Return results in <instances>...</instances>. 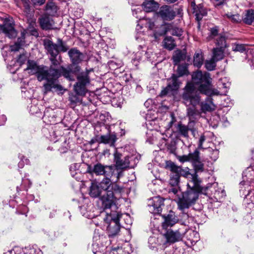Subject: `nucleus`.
<instances>
[{"mask_svg": "<svg viewBox=\"0 0 254 254\" xmlns=\"http://www.w3.org/2000/svg\"><path fill=\"white\" fill-rule=\"evenodd\" d=\"M186 58V52L181 50L175 51L172 57L174 65H178L181 61H185Z\"/></svg>", "mask_w": 254, "mask_h": 254, "instance_id": "c85d7f7f", "label": "nucleus"}, {"mask_svg": "<svg viewBox=\"0 0 254 254\" xmlns=\"http://www.w3.org/2000/svg\"><path fill=\"white\" fill-rule=\"evenodd\" d=\"M81 70V69H80ZM93 69H86L85 71L79 70L76 73L73 74L75 77L76 75L77 82L74 85V90L78 95H85L87 91V86L90 83V77L89 74Z\"/></svg>", "mask_w": 254, "mask_h": 254, "instance_id": "423d86ee", "label": "nucleus"}, {"mask_svg": "<svg viewBox=\"0 0 254 254\" xmlns=\"http://www.w3.org/2000/svg\"><path fill=\"white\" fill-rule=\"evenodd\" d=\"M243 21L246 24L251 25L254 22V10L250 9L247 10L243 18Z\"/></svg>", "mask_w": 254, "mask_h": 254, "instance_id": "c9c22d12", "label": "nucleus"}, {"mask_svg": "<svg viewBox=\"0 0 254 254\" xmlns=\"http://www.w3.org/2000/svg\"><path fill=\"white\" fill-rule=\"evenodd\" d=\"M245 50V47L243 44H237L234 45L233 47V50L236 52H243Z\"/></svg>", "mask_w": 254, "mask_h": 254, "instance_id": "09e8293b", "label": "nucleus"}, {"mask_svg": "<svg viewBox=\"0 0 254 254\" xmlns=\"http://www.w3.org/2000/svg\"><path fill=\"white\" fill-rule=\"evenodd\" d=\"M180 177L179 175H170L169 184L172 187H177L180 183Z\"/></svg>", "mask_w": 254, "mask_h": 254, "instance_id": "79ce46f5", "label": "nucleus"}, {"mask_svg": "<svg viewBox=\"0 0 254 254\" xmlns=\"http://www.w3.org/2000/svg\"><path fill=\"white\" fill-rule=\"evenodd\" d=\"M164 45L166 49L172 50L175 47L176 44L174 39L171 36H168L164 39Z\"/></svg>", "mask_w": 254, "mask_h": 254, "instance_id": "4c0bfd02", "label": "nucleus"}, {"mask_svg": "<svg viewBox=\"0 0 254 254\" xmlns=\"http://www.w3.org/2000/svg\"><path fill=\"white\" fill-rule=\"evenodd\" d=\"M60 69L61 66L53 65L51 63L49 67L46 65L41 64L39 65L35 75L39 81L46 80V82H49L52 78L57 77L58 72Z\"/></svg>", "mask_w": 254, "mask_h": 254, "instance_id": "6e6552de", "label": "nucleus"}, {"mask_svg": "<svg viewBox=\"0 0 254 254\" xmlns=\"http://www.w3.org/2000/svg\"><path fill=\"white\" fill-rule=\"evenodd\" d=\"M59 58V59H60L61 61H62V57H61V56H60Z\"/></svg>", "mask_w": 254, "mask_h": 254, "instance_id": "774afa93", "label": "nucleus"}, {"mask_svg": "<svg viewBox=\"0 0 254 254\" xmlns=\"http://www.w3.org/2000/svg\"><path fill=\"white\" fill-rule=\"evenodd\" d=\"M167 150L171 154H175L176 150V147L175 145L173 144H169L167 145Z\"/></svg>", "mask_w": 254, "mask_h": 254, "instance_id": "4d7b16f0", "label": "nucleus"}, {"mask_svg": "<svg viewBox=\"0 0 254 254\" xmlns=\"http://www.w3.org/2000/svg\"><path fill=\"white\" fill-rule=\"evenodd\" d=\"M217 61H215V60L211 58L209 60H207L205 63V67L209 71H212L215 69V67L216 66V63Z\"/></svg>", "mask_w": 254, "mask_h": 254, "instance_id": "a19ab883", "label": "nucleus"}, {"mask_svg": "<svg viewBox=\"0 0 254 254\" xmlns=\"http://www.w3.org/2000/svg\"><path fill=\"white\" fill-rule=\"evenodd\" d=\"M16 6L21 8L22 4L24 9L23 11L26 14H30L32 11V7L30 5L29 0H13Z\"/></svg>", "mask_w": 254, "mask_h": 254, "instance_id": "bb28decb", "label": "nucleus"}, {"mask_svg": "<svg viewBox=\"0 0 254 254\" xmlns=\"http://www.w3.org/2000/svg\"><path fill=\"white\" fill-rule=\"evenodd\" d=\"M164 0L165 1H166L167 3H173L176 2L178 0Z\"/></svg>", "mask_w": 254, "mask_h": 254, "instance_id": "69168bd1", "label": "nucleus"}, {"mask_svg": "<svg viewBox=\"0 0 254 254\" xmlns=\"http://www.w3.org/2000/svg\"><path fill=\"white\" fill-rule=\"evenodd\" d=\"M171 120L169 122L167 125V128L169 129L171 128L173 126V125L177 122L176 118L175 116V115L173 113L171 114Z\"/></svg>", "mask_w": 254, "mask_h": 254, "instance_id": "5fc2aeb1", "label": "nucleus"}, {"mask_svg": "<svg viewBox=\"0 0 254 254\" xmlns=\"http://www.w3.org/2000/svg\"><path fill=\"white\" fill-rule=\"evenodd\" d=\"M218 28L217 26L210 28L208 35V39L212 40L214 39L216 36H218Z\"/></svg>", "mask_w": 254, "mask_h": 254, "instance_id": "c03bdc74", "label": "nucleus"}, {"mask_svg": "<svg viewBox=\"0 0 254 254\" xmlns=\"http://www.w3.org/2000/svg\"><path fill=\"white\" fill-rule=\"evenodd\" d=\"M38 21L40 27L44 30L52 29L55 23L53 19L47 14H44L39 17Z\"/></svg>", "mask_w": 254, "mask_h": 254, "instance_id": "412c9836", "label": "nucleus"}, {"mask_svg": "<svg viewBox=\"0 0 254 254\" xmlns=\"http://www.w3.org/2000/svg\"><path fill=\"white\" fill-rule=\"evenodd\" d=\"M43 45L47 54L50 56L49 60L51 64H53V65L62 66L60 62L57 59V57L60 52L65 53L68 50L69 47L66 42L61 38H58L57 43H54L51 40L45 39L44 41Z\"/></svg>", "mask_w": 254, "mask_h": 254, "instance_id": "39448f33", "label": "nucleus"}, {"mask_svg": "<svg viewBox=\"0 0 254 254\" xmlns=\"http://www.w3.org/2000/svg\"><path fill=\"white\" fill-rule=\"evenodd\" d=\"M6 120V117L4 115H0V126L4 125Z\"/></svg>", "mask_w": 254, "mask_h": 254, "instance_id": "bf43d9fd", "label": "nucleus"}, {"mask_svg": "<svg viewBox=\"0 0 254 254\" xmlns=\"http://www.w3.org/2000/svg\"><path fill=\"white\" fill-rule=\"evenodd\" d=\"M186 232V226L185 225H181L180 228L175 231L173 230H167L164 234V236L167 243L174 244L182 241Z\"/></svg>", "mask_w": 254, "mask_h": 254, "instance_id": "ddd939ff", "label": "nucleus"}, {"mask_svg": "<svg viewBox=\"0 0 254 254\" xmlns=\"http://www.w3.org/2000/svg\"><path fill=\"white\" fill-rule=\"evenodd\" d=\"M24 35H25V34H24V32L21 33V37L18 38L17 39V41L16 42V43H18L20 44V45L21 46L24 45V42H25V41H24V39H25Z\"/></svg>", "mask_w": 254, "mask_h": 254, "instance_id": "13d9d810", "label": "nucleus"}, {"mask_svg": "<svg viewBox=\"0 0 254 254\" xmlns=\"http://www.w3.org/2000/svg\"><path fill=\"white\" fill-rule=\"evenodd\" d=\"M27 59V57L25 54H20L17 60V62L21 65L25 63Z\"/></svg>", "mask_w": 254, "mask_h": 254, "instance_id": "de8ad7c7", "label": "nucleus"}, {"mask_svg": "<svg viewBox=\"0 0 254 254\" xmlns=\"http://www.w3.org/2000/svg\"><path fill=\"white\" fill-rule=\"evenodd\" d=\"M121 213H117L116 215L112 217L111 215H110V218H107V219H109V221L106 222L107 224V232L110 238H112L117 235L120 230V219L122 217Z\"/></svg>", "mask_w": 254, "mask_h": 254, "instance_id": "f8f14e48", "label": "nucleus"}, {"mask_svg": "<svg viewBox=\"0 0 254 254\" xmlns=\"http://www.w3.org/2000/svg\"><path fill=\"white\" fill-rule=\"evenodd\" d=\"M164 28L162 33L159 35L166 34L168 32L172 31V35L177 37H181L183 33V30L173 24V23H165L163 24Z\"/></svg>", "mask_w": 254, "mask_h": 254, "instance_id": "aec40b11", "label": "nucleus"}, {"mask_svg": "<svg viewBox=\"0 0 254 254\" xmlns=\"http://www.w3.org/2000/svg\"><path fill=\"white\" fill-rule=\"evenodd\" d=\"M27 66L26 68H25V70H29V74L31 75H35L40 65H38L34 61L28 60L27 61Z\"/></svg>", "mask_w": 254, "mask_h": 254, "instance_id": "72a5a7b5", "label": "nucleus"}, {"mask_svg": "<svg viewBox=\"0 0 254 254\" xmlns=\"http://www.w3.org/2000/svg\"><path fill=\"white\" fill-rule=\"evenodd\" d=\"M225 49L216 47L212 50V57L216 61H219L222 60L224 57Z\"/></svg>", "mask_w": 254, "mask_h": 254, "instance_id": "473e14b6", "label": "nucleus"}, {"mask_svg": "<svg viewBox=\"0 0 254 254\" xmlns=\"http://www.w3.org/2000/svg\"><path fill=\"white\" fill-rule=\"evenodd\" d=\"M145 27L150 30H153L155 27V23L151 19H147L146 20Z\"/></svg>", "mask_w": 254, "mask_h": 254, "instance_id": "8fccbe9b", "label": "nucleus"}, {"mask_svg": "<svg viewBox=\"0 0 254 254\" xmlns=\"http://www.w3.org/2000/svg\"><path fill=\"white\" fill-rule=\"evenodd\" d=\"M19 157L20 159V161L18 164V166L19 168H23L24 167L25 164L30 165V162L29 160L26 158L23 155H19Z\"/></svg>", "mask_w": 254, "mask_h": 254, "instance_id": "37998d69", "label": "nucleus"}, {"mask_svg": "<svg viewBox=\"0 0 254 254\" xmlns=\"http://www.w3.org/2000/svg\"><path fill=\"white\" fill-rule=\"evenodd\" d=\"M31 32H32V34L33 35H34V36H38V32L35 28H34L33 30H31Z\"/></svg>", "mask_w": 254, "mask_h": 254, "instance_id": "0e129e2a", "label": "nucleus"}, {"mask_svg": "<svg viewBox=\"0 0 254 254\" xmlns=\"http://www.w3.org/2000/svg\"><path fill=\"white\" fill-rule=\"evenodd\" d=\"M216 41L215 44L217 47L225 49L228 46L226 43V37L222 35H219Z\"/></svg>", "mask_w": 254, "mask_h": 254, "instance_id": "58836bf2", "label": "nucleus"}, {"mask_svg": "<svg viewBox=\"0 0 254 254\" xmlns=\"http://www.w3.org/2000/svg\"><path fill=\"white\" fill-rule=\"evenodd\" d=\"M21 48L20 44L15 42L13 45L10 46L11 51L17 52Z\"/></svg>", "mask_w": 254, "mask_h": 254, "instance_id": "603ef678", "label": "nucleus"}, {"mask_svg": "<svg viewBox=\"0 0 254 254\" xmlns=\"http://www.w3.org/2000/svg\"><path fill=\"white\" fill-rule=\"evenodd\" d=\"M129 157H123V155L118 151L114 154V162L117 170H124L127 168L129 165Z\"/></svg>", "mask_w": 254, "mask_h": 254, "instance_id": "f3484780", "label": "nucleus"}, {"mask_svg": "<svg viewBox=\"0 0 254 254\" xmlns=\"http://www.w3.org/2000/svg\"><path fill=\"white\" fill-rule=\"evenodd\" d=\"M80 69V66H76L72 69L66 68L64 66H61V69L58 72L57 77L52 78L49 82H46L43 85V87L46 92H50L52 89H54L55 91L59 93H63L65 91L64 87L58 82L59 78L63 76L65 79L70 81L75 80L74 73L78 72Z\"/></svg>", "mask_w": 254, "mask_h": 254, "instance_id": "20e7f679", "label": "nucleus"}, {"mask_svg": "<svg viewBox=\"0 0 254 254\" xmlns=\"http://www.w3.org/2000/svg\"><path fill=\"white\" fill-rule=\"evenodd\" d=\"M165 199L160 196H155L153 198L152 206L153 208V213L160 214L162 210V206H164Z\"/></svg>", "mask_w": 254, "mask_h": 254, "instance_id": "b1692460", "label": "nucleus"}, {"mask_svg": "<svg viewBox=\"0 0 254 254\" xmlns=\"http://www.w3.org/2000/svg\"><path fill=\"white\" fill-rule=\"evenodd\" d=\"M105 177L100 184L104 191L100 198L104 209H110L115 205L117 200L121 197L123 191L122 187L116 183H110V179L108 177Z\"/></svg>", "mask_w": 254, "mask_h": 254, "instance_id": "7ed1b4c3", "label": "nucleus"}, {"mask_svg": "<svg viewBox=\"0 0 254 254\" xmlns=\"http://www.w3.org/2000/svg\"><path fill=\"white\" fill-rule=\"evenodd\" d=\"M206 140L205 136L203 134L201 135L199 140H198V147L197 148L201 149H203V143Z\"/></svg>", "mask_w": 254, "mask_h": 254, "instance_id": "3c124183", "label": "nucleus"}, {"mask_svg": "<svg viewBox=\"0 0 254 254\" xmlns=\"http://www.w3.org/2000/svg\"><path fill=\"white\" fill-rule=\"evenodd\" d=\"M191 179L187 184V189L182 192V196L177 202L178 208L182 211L184 217L188 219L189 215L186 211L190 206L194 205L198 199L200 193L206 194L208 187L201 185V180L196 174L191 175Z\"/></svg>", "mask_w": 254, "mask_h": 254, "instance_id": "f03ea898", "label": "nucleus"}, {"mask_svg": "<svg viewBox=\"0 0 254 254\" xmlns=\"http://www.w3.org/2000/svg\"><path fill=\"white\" fill-rule=\"evenodd\" d=\"M215 0L217 2H218L217 3L214 4V5L215 7H218V6L223 4V3L224 2L223 0L221 1L220 2H218L220 0Z\"/></svg>", "mask_w": 254, "mask_h": 254, "instance_id": "e2e57ef3", "label": "nucleus"}, {"mask_svg": "<svg viewBox=\"0 0 254 254\" xmlns=\"http://www.w3.org/2000/svg\"><path fill=\"white\" fill-rule=\"evenodd\" d=\"M200 149L196 148L193 152H190L188 155L179 156L178 159L182 163L189 162L192 164L194 170V173L197 174L198 172L204 171V164L201 161L200 156Z\"/></svg>", "mask_w": 254, "mask_h": 254, "instance_id": "0eeeda50", "label": "nucleus"}, {"mask_svg": "<svg viewBox=\"0 0 254 254\" xmlns=\"http://www.w3.org/2000/svg\"><path fill=\"white\" fill-rule=\"evenodd\" d=\"M16 212L19 214H24L27 216L26 214L28 212V208L26 205H22L17 207Z\"/></svg>", "mask_w": 254, "mask_h": 254, "instance_id": "a18cd8bd", "label": "nucleus"}, {"mask_svg": "<svg viewBox=\"0 0 254 254\" xmlns=\"http://www.w3.org/2000/svg\"><path fill=\"white\" fill-rule=\"evenodd\" d=\"M69 100L71 103L76 104L80 102V99L77 95H72L69 96Z\"/></svg>", "mask_w": 254, "mask_h": 254, "instance_id": "864d4df0", "label": "nucleus"}, {"mask_svg": "<svg viewBox=\"0 0 254 254\" xmlns=\"http://www.w3.org/2000/svg\"><path fill=\"white\" fill-rule=\"evenodd\" d=\"M182 11L183 9L179 8L176 12L173 6L164 4L158 8L156 14L163 21H170L174 19L177 15L182 14Z\"/></svg>", "mask_w": 254, "mask_h": 254, "instance_id": "1a4fd4ad", "label": "nucleus"}, {"mask_svg": "<svg viewBox=\"0 0 254 254\" xmlns=\"http://www.w3.org/2000/svg\"><path fill=\"white\" fill-rule=\"evenodd\" d=\"M211 78L209 74L197 70L191 74V81H188L183 88L182 99L186 106L199 105L201 97L199 93L205 95L211 93Z\"/></svg>", "mask_w": 254, "mask_h": 254, "instance_id": "f257e3e1", "label": "nucleus"}, {"mask_svg": "<svg viewBox=\"0 0 254 254\" xmlns=\"http://www.w3.org/2000/svg\"><path fill=\"white\" fill-rule=\"evenodd\" d=\"M67 51L71 64L66 68L72 69L75 66H79L78 64L84 61L85 56L76 48L68 49Z\"/></svg>", "mask_w": 254, "mask_h": 254, "instance_id": "4468645a", "label": "nucleus"}, {"mask_svg": "<svg viewBox=\"0 0 254 254\" xmlns=\"http://www.w3.org/2000/svg\"><path fill=\"white\" fill-rule=\"evenodd\" d=\"M204 57L201 50L196 51L193 56V64L195 67L200 68L203 64Z\"/></svg>", "mask_w": 254, "mask_h": 254, "instance_id": "a878e982", "label": "nucleus"}, {"mask_svg": "<svg viewBox=\"0 0 254 254\" xmlns=\"http://www.w3.org/2000/svg\"><path fill=\"white\" fill-rule=\"evenodd\" d=\"M122 175V172H119L118 173V176H117V178L118 179H119V178H120V177Z\"/></svg>", "mask_w": 254, "mask_h": 254, "instance_id": "338daca9", "label": "nucleus"}, {"mask_svg": "<svg viewBox=\"0 0 254 254\" xmlns=\"http://www.w3.org/2000/svg\"><path fill=\"white\" fill-rule=\"evenodd\" d=\"M31 185V182L27 178L23 179L22 183L20 187H17V191L25 190L27 191L28 189L30 187Z\"/></svg>", "mask_w": 254, "mask_h": 254, "instance_id": "ea45409f", "label": "nucleus"}, {"mask_svg": "<svg viewBox=\"0 0 254 254\" xmlns=\"http://www.w3.org/2000/svg\"><path fill=\"white\" fill-rule=\"evenodd\" d=\"M226 16L234 22L238 23L241 21V18L239 14L230 15L226 14Z\"/></svg>", "mask_w": 254, "mask_h": 254, "instance_id": "49530a36", "label": "nucleus"}, {"mask_svg": "<svg viewBox=\"0 0 254 254\" xmlns=\"http://www.w3.org/2000/svg\"><path fill=\"white\" fill-rule=\"evenodd\" d=\"M165 168L170 171V175H179L181 171V167L176 165L171 160L166 161Z\"/></svg>", "mask_w": 254, "mask_h": 254, "instance_id": "cd10ccee", "label": "nucleus"}, {"mask_svg": "<svg viewBox=\"0 0 254 254\" xmlns=\"http://www.w3.org/2000/svg\"><path fill=\"white\" fill-rule=\"evenodd\" d=\"M114 169V167L112 165L104 166L100 163H98L93 167L88 165L86 173L90 174H94L97 176L103 175L105 177H110L113 175Z\"/></svg>", "mask_w": 254, "mask_h": 254, "instance_id": "9d476101", "label": "nucleus"}, {"mask_svg": "<svg viewBox=\"0 0 254 254\" xmlns=\"http://www.w3.org/2000/svg\"><path fill=\"white\" fill-rule=\"evenodd\" d=\"M128 247V245L124 246V247L112 248V250L107 253L106 254H129V251L125 252V249Z\"/></svg>", "mask_w": 254, "mask_h": 254, "instance_id": "e433bc0d", "label": "nucleus"}, {"mask_svg": "<svg viewBox=\"0 0 254 254\" xmlns=\"http://www.w3.org/2000/svg\"><path fill=\"white\" fill-rule=\"evenodd\" d=\"M192 12L195 16V19L199 22L207 14V11L202 3L196 4L195 0H188Z\"/></svg>", "mask_w": 254, "mask_h": 254, "instance_id": "2eb2a0df", "label": "nucleus"}, {"mask_svg": "<svg viewBox=\"0 0 254 254\" xmlns=\"http://www.w3.org/2000/svg\"><path fill=\"white\" fill-rule=\"evenodd\" d=\"M168 84L161 91L159 96L161 97L168 95H173L179 89L181 82L179 80L175 74H172L171 77L167 79Z\"/></svg>", "mask_w": 254, "mask_h": 254, "instance_id": "9b49d317", "label": "nucleus"}, {"mask_svg": "<svg viewBox=\"0 0 254 254\" xmlns=\"http://www.w3.org/2000/svg\"><path fill=\"white\" fill-rule=\"evenodd\" d=\"M14 24L12 19H5L3 24H0V33H4L9 38L15 37L17 32L14 27Z\"/></svg>", "mask_w": 254, "mask_h": 254, "instance_id": "dca6fc26", "label": "nucleus"}, {"mask_svg": "<svg viewBox=\"0 0 254 254\" xmlns=\"http://www.w3.org/2000/svg\"><path fill=\"white\" fill-rule=\"evenodd\" d=\"M101 143L105 144H114L117 140V136L115 133H109L106 135H101L100 137Z\"/></svg>", "mask_w": 254, "mask_h": 254, "instance_id": "2f4dec72", "label": "nucleus"}, {"mask_svg": "<svg viewBox=\"0 0 254 254\" xmlns=\"http://www.w3.org/2000/svg\"><path fill=\"white\" fill-rule=\"evenodd\" d=\"M45 10L51 15H54L57 12L58 7L53 1H49L45 5Z\"/></svg>", "mask_w": 254, "mask_h": 254, "instance_id": "f704fd0d", "label": "nucleus"}, {"mask_svg": "<svg viewBox=\"0 0 254 254\" xmlns=\"http://www.w3.org/2000/svg\"><path fill=\"white\" fill-rule=\"evenodd\" d=\"M176 132L179 135L185 138L189 137V131H190L192 134L196 131L194 126H189V123L188 126H186L180 122L176 126Z\"/></svg>", "mask_w": 254, "mask_h": 254, "instance_id": "6ab92c4d", "label": "nucleus"}, {"mask_svg": "<svg viewBox=\"0 0 254 254\" xmlns=\"http://www.w3.org/2000/svg\"><path fill=\"white\" fill-rule=\"evenodd\" d=\"M199 105L201 112L204 113L211 112L216 109V106L213 102V99L210 96L207 97L204 101H200Z\"/></svg>", "mask_w": 254, "mask_h": 254, "instance_id": "4be33fe9", "label": "nucleus"}, {"mask_svg": "<svg viewBox=\"0 0 254 254\" xmlns=\"http://www.w3.org/2000/svg\"><path fill=\"white\" fill-rule=\"evenodd\" d=\"M104 194L103 190L100 185L92 183L90 187L89 194L91 197L96 198Z\"/></svg>", "mask_w": 254, "mask_h": 254, "instance_id": "393cba45", "label": "nucleus"}, {"mask_svg": "<svg viewBox=\"0 0 254 254\" xmlns=\"http://www.w3.org/2000/svg\"><path fill=\"white\" fill-rule=\"evenodd\" d=\"M164 221L162 223V227L163 229L167 230L168 227H172L179 222V218L176 215L175 212L170 210L168 214L162 215Z\"/></svg>", "mask_w": 254, "mask_h": 254, "instance_id": "a211bd4d", "label": "nucleus"}, {"mask_svg": "<svg viewBox=\"0 0 254 254\" xmlns=\"http://www.w3.org/2000/svg\"><path fill=\"white\" fill-rule=\"evenodd\" d=\"M180 173L179 174V175L180 176V177H181V176H184L185 177H187L189 175H190V174L189 173V171H185L184 170V169H183L182 168H181V171H180Z\"/></svg>", "mask_w": 254, "mask_h": 254, "instance_id": "052dcab7", "label": "nucleus"}, {"mask_svg": "<svg viewBox=\"0 0 254 254\" xmlns=\"http://www.w3.org/2000/svg\"><path fill=\"white\" fill-rule=\"evenodd\" d=\"M177 69V73L175 74L177 77L179 78L183 76H187L190 74L188 69V64L185 63L182 64H178Z\"/></svg>", "mask_w": 254, "mask_h": 254, "instance_id": "7c9ffc66", "label": "nucleus"}, {"mask_svg": "<svg viewBox=\"0 0 254 254\" xmlns=\"http://www.w3.org/2000/svg\"><path fill=\"white\" fill-rule=\"evenodd\" d=\"M32 5L34 6H41L46 1V0H31Z\"/></svg>", "mask_w": 254, "mask_h": 254, "instance_id": "6e6d98bb", "label": "nucleus"}, {"mask_svg": "<svg viewBox=\"0 0 254 254\" xmlns=\"http://www.w3.org/2000/svg\"><path fill=\"white\" fill-rule=\"evenodd\" d=\"M158 5V3L155 2L154 0H145L142 6L145 11L149 12L155 10Z\"/></svg>", "mask_w": 254, "mask_h": 254, "instance_id": "c756f323", "label": "nucleus"}, {"mask_svg": "<svg viewBox=\"0 0 254 254\" xmlns=\"http://www.w3.org/2000/svg\"><path fill=\"white\" fill-rule=\"evenodd\" d=\"M187 116L189 120V126L193 125L194 126L195 121L197 117L200 116V112L196 109V107L189 106L187 108Z\"/></svg>", "mask_w": 254, "mask_h": 254, "instance_id": "5701e85b", "label": "nucleus"}, {"mask_svg": "<svg viewBox=\"0 0 254 254\" xmlns=\"http://www.w3.org/2000/svg\"><path fill=\"white\" fill-rule=\"evenodd\" d=\"M173 187L174 188L170 189L169 192H172L174 194H176L178 192V189L177 188H176V187Z\"/></svg>", "mask_w": 254, "mask_h": 254, "instance_id": "680f3d73", "label": "nucleus"}]
</instances>
